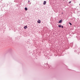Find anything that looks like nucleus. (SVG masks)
<instances>
[{"mask_svg": "<svg viewBox=\"0 0 80 80\" xmlns=\"http://www.w3.org/2000/svg\"><path fill=\"white\" fill-rule=\"evenodd\" d=\"M38 23H41L40 20H38Z\"/></svg>", "mask_w": 80, "mask_h": 80, "instance_id": "1", "label": "nucleus"}, {"mask_svg": "<svg viewBox=\"0 0 80 80\" xmlns=\"http://www.w3.org/2000/svg\"><path fill=\"white\" fill-rule=\"evenodd\" d=\"M62 20H60V21H59V22H58V23H61L62 22Z\"/></svg>", "mask_w": 80, "mask_h": 80, "instance_id": "2", "label": "nucleus"}, {"mask_svg": "<svg viewBox=\"0 0 80 80\" xmlns=\"http://www.w3.org/2000/svg\"><path fill=\"white\" fill-rule=\"evenodd\" d=\"M46 3V2L45 1H44L43 2V5H45Z\"/></svg>", "mask_w": 80, "mask_h": 80, "instance_id": "3", "label": "nucleus"}, {"mask_svg": "<svg viewBox=\"0 0 80 80\" xmlns=\"http://www.w3.org/2000/svg\"><path fill=\"white\" fill-rule=\"evenodd\" d=\"M24 9L26 11H27V10H28V9L27 8H25Z\"/></svg>", "mask_w": 80, "mask_h": 80, "instance_id": "4", "label": "nucleus"}, {"mask_svg": "<svg viewBox=\"0 0 80 80\" xmlns=\"http://www.w3.org/2000/svg\"><path fill=\"white\" fill-rule=\"evenodd\" d=\"M26 28H27V26H25L24 27V28L25 29H26Z\"/></svg>", "mask_w": 80, "mask_h": 80, "instance_id": "5", "label": "nucleus"}, {"mask_svg": "<svg viewBox=\"0 0 80 80\" xmlns=\"http://www.w3.org/2000/svg\"><path fill=\"white\" fill-rule=\"evenodd\" d=\"M61 27H62V26L60 25H58V27H59V28H61Z\"/></svg>", "mask_w": 80, "mask_h": 80, "instance_id": "6", "label": "nucleus"}, {"mask_svg": "<svg viewBox=\"0 0 80 80\" xmlns=\"http://www.w3.org/2000/svg\"><path fill=\"white\" fill-rule=\"evenodd\" d=\"M69 23L70 24V25H72V23H71L69 22Z\"/></svg>", "mask_w": 80, "mask_h": 80, "instance_id": "7", "label": "nucleus"}, {"mask_svg": "<svg viewBox=\"0 0 80 80\" xmlns=\"http://www.w3.org/2000/svg\"><path fill=\"white\" fill-rule=\"evenodd\" d=\"M61 28H63V26H61Z\"/></svg>", "mask_w": 80, "mask_h": 80, "instance_id": "8", "label": "nucleus"}, {"mask_svg": "<svg viewBox=\"0 0 80 80\" xmlns=\"http://www.w3.org/2000/svg\"><path fill=\"white\" fill-rule=\"evenodd\" d=\"M71 3V1H70L69 2V3Z\"/></svg>", "mask_w": 80, "mask_h": 80, "instance_id": "9", "label": "nucleus"}, {"mask_svg": "<svg viewBox=\"0 0 80 80\" xmlns=\"http://www.w3.org/2000/svg\"><path fill=\"white\" fill-rule=\"evenodd\" d=\"M30 2V1H28V2Z\"/></svg>", "mask_w": 80, "mask_h": 80, "instance_id": "10", "label": "nucleus"}, {"mask_svg": "<svg viewBox=\"0 0 80 80\" xmlns=\"http://www.w3.org/2000/svg\"><path fill=\"white\" fill-rule=\"evenodd\" d=\"M79 5H80V4H79Z\"/></svg>", "mask_w": 80, "mask_h": 80, "instance_id": "11", "label": "nucleus"}]
</instances>
